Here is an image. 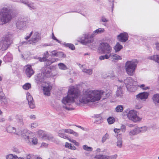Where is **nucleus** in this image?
Instances as JSON below:
<instances>
[{
  "instance_id": "nucleus-8",
  "label": "nucleus",
  "mask_w": 159,
  "mask_h": 159,
  "mask_svg": "<svg viewBox=\"0 0 159 159\" xmlns=\"http://www.w3.org/2000/svg\"><path fill=\"white\" fill-rule=\"evenodd\" d=\"M124 83L129 91L133 92L136 90L135 86L137 84V82L132 78H127L124 80Z\"/></svg>"
},
{
  "instance_id": "nucleus-3",
  "label": "nucleus",
  "mask_w": 159,
  "mask_h": 159,
  "mask_svg": "<svg viewBox=\"0 0 159 159\" xmlns=\"http://www.w3.org/2000/svg\"><path fill=\"white\" fill-rule=\"evenodd\" d=\"M105 32L104 28H99L94 31L91 34L87 33L83 35V36L80 40L82 44H86L91 43L93 41V38L98 34H101Z\"/></svg>"
},
{
  "instance_id": "nucleus-40",
  "label": "nucleus",
  "mask_w": 159,
  "mask_h": 159,
  "mask_svg": "<svg viewBox=\"0 0 159 159\" xmlns=\"http://www.w3.org/2000/svg\"><path fill=\"white\" fill-rule=\"evenodd\" d=\"M31 87V85L29 83H26L23 86V88L24 89L28 90Z\"/></svg>"
},
{
  "instance_id": "nucleus-54",
  "label": "nucleus",
  "mask_w": 159,
  "mask_h": 159,
  "mask_svg": "<svg viewBox=\"0 0 159 159\" xmlns=\"http://www.w3.org/2000/svg\"><path fill=\"white\" fill-rule=\"evenodd\" d=\"M50 53V55L51 56H56L57 55V52L56 50H54L51 51Z\"/></svg>"
},
{
  "instance_id": "nucleus-16",
  "label": "nucleus",
  "mask_w": 159,
  "mask_h": 159,
  "mask_svg": "<svg viewBox=\"0 0 159 159\" xmlns=\"http://www.w3.org/2000/svg\"><path fill=\"white\" fill-rule=\"evenodd\" d=\"M128 35L126 33H123L120 34L117 36L118 40L121 42H125L128 40Z\"/></svg>"
},
{
  "instance_id": "nucleus-23",
  "label": "nucleus",
  "mask_w": 159,
  "mask_h": 159,
  "mask_svg": "<svg viewBox=\"0 0 159 159\" xmlns=\"http://www.w3.org/2000/svg\"><path fill=\"white\" fill-rule=\"evenodd\" d=\"M152 99L154 103L156 105H159V93L154 95Z\"/></svg>"
},
{
  "instance_id": "nucleus-34",
  "label": "nucleus",
  "mask_w": 159,
  "mask_h": 159,
  "mask_svg": "<svg viewBox=\"0 0 159 159\" xmlns=\"http://www.w3.org/2000/svg\"><path fill=\"white\" fill-rule=\"evenodd\" d=\"M115 110L117 112H122L123 110V107L122 105L117 106L115 108Z\"/></svg>"
},
{
  "instance_id": "nucleus-48",
  "label": "nucleus",
  "mask_w": 159,
  "mask_h": 159,
  "mask_svg": "<svg viewBox=\"0 0 159 159\" xmlns=\"http://www.w3.org/2000/svg\"><path fill=\"white\" fill-rule=\"evenodd\" d=\"M139 87H140V88L144 90H146L147 89H149V87H146L145 85L144 84H142L140 85H139Z\"/></svg>"
},
{
  "instance_id": "nucleus-42",
  "label": "nucleus",
  "mask_w": 159,
  "mask_h": 159,
  "mask_svg": "<svg viewBox=\"0 0 159 159\" xmlns=\"http://www.w3.org/2000/svg\"><path fill=\"white\" fill-rule=\"evenodd\" d=\"M26 98H27V100L28 101V102H30V101H31L33 100V97L30 95V94L29 93H27Z\"/></svg>"
},
{
  "instance_id": "nucleus-7",
  "label": "nucleus",
  "mask_w": 159,
  "mask_h": 159,
  "mask_svg": "<svg viewBox=\"0 0 159 159\" xmlns=\"http://www.w3.org/2000/svg\"><path fill=\"white\" fill-rule=\"evenodd\" d=\"M12 34H9L6 35L0 41V50H6L12 43Z\"/></svg>"
},
{
  "instance_id": "nucleus-20",
  "label": "nucleus",
  "mask_w": 159,
  "mask_h": 159,
  "mask_svg": "<svg viewBox=\"0 0 159 159\" xmlns=\"http://www.w3.org/2000/svg\"><path fill=\"white\" fill-rule=\"evenodd\" d=\"M148 59L159 64V54H154L149 56L148 57Z\"/></svg>"
},
{
  "instance_id": "nucleus-61",
  "label": "nucleus",
  "mask_w": 159,
  "mask_h": 159,
  "mask_svg": "<svg viewBox=\"0 0 159 159\" xmlns=\"http://www.w3.org/2000/svg\"><path fill=\"white\" fill-rule=\"evenodd\" d=\"M96 121L99 122V123H101L103 121V119L102 117H99L97 118Z\"/></svg>"
},
{
  "instance_id": "nucleus-9",
  "label": "nucleus",
  "mask_w": 159,
  "mask_h": 159,
  "mask_svg": "<svg viewBox=\"0 0 159 159\" xmlns=\"http://www.w3.org/2000/svg\"><path fill=\"white\" fill-rule=\"evenodd\" d=\"M128 118L134 122L141 120L142 118L137 116V111L134 110H131L129 111L127 114Z\"/></svg>"
},
{
  "instance_id": "nucleus-57",
  "label": "nucleus",
  "mask_w": 159,
  "mask_h": 159,
  "mask_svg": "<svg viewBox=\"0 0 159 159\" xmlns=\"http://www.w3.org/2000/svg\"><path fill=\"white\" fill-rule=\"evenodd\" d=\"M21 57L23 58L24 59H28V57L29 56V54H27L26 55L25 54H24V55L22 54L21 55Z\"/></svg>"
},
{
  "instance_id": "nucleus-35",
  "label": "nucleus",
  "mask_w": 159,
  "mask_h": 159,
  "mask_svg": "<svg viewBox=\"0 0 159 159\" xmlns=\"http://www.w3.org/2000/svg\"><path fill=\"white\" fill-rule=\"evenodd\" d=\"M7 159H18V157L17 156L12 154H10L6 156Z\"/></svg>"
},
{
  "instance_id": "nucleus-27",
  "label": "nucleus",
  "mask_w": 159,
  "mask_h": 159,
  "mask_svg": "<svg viewBox=\"0 0 159 159\" xmlns=\"http://www.w3.org/2000/svg\"><path fill=\"white\" fill-rule=\"evenodd\" d=\"M20 2L27 5L30 9H34L35 8V7L33 5V3H29L28 0H21Z\"/></svg>"
},
{
  "instance_id": "nucleus-43",
  "label": "nucleus",
  "mask_w": 159,
  "mask_h": 159,
  "mask_svg": "<svg viewBox=\"0 0 159 159\" xmlns=\"http://www.w3.org/2000/svg\"><path fill=\"white\" fill-rule=\"evenodd\" d=\"M66 139H67L69 140V141L72 143H73L75 144L76 146H79V143L77 142L75 140H74L72 139H71L67 136V138Z\"/></svg>"
},
{
  "instance_id": "nucleus-5",
  "label": "nucleus",
  "mask_w": 159,
  "mask_h": 159,
  "mask_svg": "<svg viewBox=\"0 0 159 159\" xmlns=\"http://www.w3.org/2000/svg\"><path fill=\"white\" fill-rule=\"evenodd\" d=\"M22 138L24 139L26 143L30 144L36 145L37 144L38 140L34 137V134L31 132L27 130H24L21 134Z\"/></svg>"
},
{
  "instance_id": "nucleus-17",
  "label": "nucleus",
  "mask_w": 159,
  "mask_h": 159,
  "mask_svg": "<svg viewBox=\"0 0 159 159\" xmlns=\"http://www.w3.org/2000/svg\"><path fill=\"white\" fill-rule=\"evenodd\" d=\"M148 93L147 92H144L141 93L136 96L137 98L141 100L147 99L148 96Z\"/></svg>"
},
{
  "instance_id": "nucleus-41",
  "label": "nucleus",
  "mask_w": 159,
  "mask_h": 159,
  "mask_svg": "<svg viewBox=\"0 0 159 159\" xmlns=\"http://www.w3.org/2000/svg\"><path fill=\"white\" fill-rule=\"evenodd\" d=\"M110 58L109 55L105 54L104 55L101 56L99 57V59L100 60H104L105 59H108Z\"/></svg>"
},
{
  "instance_id": "nucleus-63",
  "label": "nucleus",
  "mask_w": 159,
  "mask_h": 159,
  "mask_svg": "<svg viewBox=\"0 0 159 159\" xmlns=\"http://www.w3.org/2000/svg\"><path fill=\"white\" fill-rule=\"evenodd\" d=\"M49 53L48 51H46L44 54L43 57H45L46 59H48L47 58L48 57Z\"/></svg>"
},
{
  "instance_id": "nucleus-31",
  "label": "nucleus",
  "mask_w": 159,
  "mask_h": 159,
  "mask_svg": "<svg viewBox=\"0 0 159 159\" xmlns=\"http://www.w3.org/2000/svg\"><path fill=\"white\" fill-rule=\"evenodd\" d=\"M116 96L118 97H121L123 95V92L122 89L120 87L117 89L116 93Z\"/></svg>"
},
{
  "instance_id": "nucleus-38",
  "label": "nucleus",
  "mask_w": 159,
  "mask_h": 159,
  "mask_svg": "<svg viewBox=\"0 0 159 159\" xmlns=\"http://www.w3.org/2000/svg\"><path fill=\"white\" fill-rule=\"evenodd\" d=\"M64 45L67 47H69L70 49L72 50H74L75 49L74 45L71 43H65L64 44Z\"/></svg>"
},
{
  "instance_id": "nucleus-14",
  "label": "nucleus",
  "mask_w": 159,
  "mask_h": 159,
  "mask_svg": "<svg viewBox=\"0 0 159 159\" xmlns=\"http://www.w3.org/2000/svg\"><path fill=\"white\" fill-rule=\"evenodd\" d=\"M28 22L22 20H18L16 23V25L17 28L20 30H23L26 27V25Z\"/></svg>"
},
{
  "instance_id": "nucleus-45",
  "label": "nucleus",
  "mask_w": 159,
  "mask_h": 159,
  "mask_svg": "<svg viewBox=\"0 0 159 159\" xmlns=\"http://www.w3.org/2000/svg\"><path fill=\"white\" fill-rule=\"evenodd\" d=\"M28 104L29 106V107L31 109H34L35 107V105L34 104V101L33 100L30 102H28Z\"/></svg>"
},
{
  "instance_id": "nucleus-44",
  "label": "nucleus",
  "mask_w": 159,
  "mask_h": 159,
  "mask_svg": "<svg viewBox=\"0 0 159 159\" xmlns=\"http://www.w3.org/2000/svg\"><path fill=\"white\" fill-rule=\"evenodd\" d=\"M139 127L140 133H144L148 129V127L146 126H143Z\"/></svg>"
},
{
  "instance_id": "nucleus-26",
  "label": "nucleus",
  "mask_w": 159,
  "mask_h": 159,
  "mask_svg": "<svg viewBox=\"0 0 159 159\" xmlns=\"http://www.w3.org/2000/svg\"><path fill=\"white\" fill-rule=\"evenodd\" d=\"M12 55L10 53L8 52L4 57V59L6 62H11L12 60Z\"/></svg>"
},
{
  "instance_id": "nucleus-11",
  "label": "nucleus",
  "mask_w": 159,
  "mask_h": 159,
  "mask_svg": "<svg viewBox=\"0 0 159 159\" xmlns=\"http://www.w3.org/2000/svg\"><path fill=\"white\" fill-rule=\"evenodd\" d=\"M39 137L43 139H47L50 141H52L53 137L52 135L48 134L44 131L39 130L37 132Z\"/></svg>"
},
{
  "instance_id": "nucleus-64",
  "label": "nucleus",
  "mask_w": 159,
  "mask_h": 159,
  "mask_svg": "<svg viewBox=\"0 0 159 159\" xmlns=\"http://www.w3.org/2000/svg\"><path fill=\"white\" fill-rule=\"evenodd\" d=\"M155 45L156 49L159 51V42L156 43Z\"/></svg>"
},
{
  "instance_id": "nucleus-15",
  "label": "nucleus",
  "mask_w": 159,
  "mask_h": 159,
  "mask_svg": "<svg viewBox=\"0 0 159 159\" xmlns=\"http://www.w3.org/2000/svg\"><path fill=\"white\" fill-rule=\"evenodd\" d=\"M24 69L27 76L30 78L34 74V71L30 65H27L24 66Z\"/></svg>"
},
{
  "instance_id": "nucleus-37",
  "label": "nucleus",
  "mask_w": 159,
  "mask_h": 159,
  "mask_svg": "<svg viewBox=\"0 0 159 159\" xmlns=\"http://www.w3.org/2000/svg\"><path fill=\"white\" fill-rule=\"evenodd\" d=\"M82 71L86 73L89 75H91L92 74L93 71L91 69H84L82 70Z\"/></svg>"
},
{
  "instance_id": "nucleus-21",
  "label": "nucleus",
  "mask_w": 159,
  "mask_h": 159,
  "mask_svg": "<svg viewBox=\"0 0 159 159\" xmlns=\"http://www.w3.org/2000/svg\"><path fill=\"white\" fill-rule=\"evenodd\" d=\"M51 69L48 67H44L43 69L42 74L45 77H48L50 75V73L51 71Z\"/></svg>"
},
{
  "instance_id": "nucleus-52",
  "label": "nucleus",
  "mask_w": 159,
  "mask_h": 159,
  "mask_svg": "<svg viewBox=\"0 0 159 159\" xmlns=\"http://www.w3.org/2000/svg\"><path fill=\"white\" fill-rule=\"evenodd\" d=\"M38 59L41 62L46 61V63H47V59H46L45 57H39Z\"/></svg>"
},
{
  "instance_id": "nucleus-18",
  "label": "nucleus",
  "mask_w": 159,
  "mask_h": 159,
  "mask_svg": "<svg viewBox=\"0 0 159 159\" xmlns=\"http://www.w3.org/2000/svg\"><path fill=\"white\" fill-rule=\"evenodd\" d=\"M7 132L10 133H14L19 135H21V134L23 133V132H20L17 131V130H16V129L14 127L11 126H9L7 128Z\"/></svg>"
},
{
  "instance_id": "nucleus-55",
  "label": "nucleus",
  "mask_w": 159,
  "mask_h": 159,
  "mask_svg": "<svg viewBox=\"0 0 159 159\" xmlns=\"http://www.w3.org/2000/svg\"><path fill=\"white\" fill-rule=\"evenodd\" d=\"M64 130L65 131V132L66 133H69L70 134H72V132H73V130H72L70 129H64Z\"/></svg>"
},
{
  "instance_id": "nucleus-13",
  "label": "nucleus",
  "mask_w": 159,
  "mask_h": 159,
  "mask_svg": "<svg viewBox=\"0 0 159 159\" xmlns=\"http://www.w3.org/2000/svg\"><path fill=\"white\" fill-rule=\"evenodd\" d=\"M43 91L44 95L49 96L50 95V91L52 89L51 84L48 82L46 83L43 86Z\"/></svg>"
},
{
  "instance_id": "nucleus-47",
  "label": "nucleus",
  "mask_w": 159,
  "mask_h": 159,
  "mask_svg": "<svg viewBox=\"0 0 159 159\" xmlns=\"http://www.w3.org/2000/svg\"><path fill=\"white\" fill-rule=\"evenodd\" d=\"M108 134L107 133L105 134V135H104L102 138V143H104V142H105L106 141V140L108 138Z\"/></svg>"
},
{
  "instance_id": "nucleus-25",
  "label": "nucleus",
  "mask_w": 159,
  "mask_h": 159,
  "mask_svg": "<svg viewBox=\"0 0 159 159\" xmlns=\"http://www.w3.org/2000/svg\"><path fill=\"white\" fill-rule=\"evenodd\" d=\"M65 133L64 129H62L59 130L57 134L59 136L65 139L67 138V136L65 134Z\"/></svg>"
},
{
  "instance_id": "nucleus-53",
  "label": "nucleus",
  "mask_w": 159,
  "mask_h": 159,
  "mask_svg": "<svg viewBox=\"0 0 159 159\" xmlns=\"http://www.w3.org/2000/svg\"><path fill=\"white\" fill-rule=\"evenodd\" d=\"M143 107V105L141 103L136 104L135 106V108L136 109H140Z\"/></svg>"
},
{
  "instance_id": "nucleus-30",
  "label": "nucleus",
  "mask_w": 159,
  "mask_h": 159,
  "mask_svg": "<svg viewBox=\"0 0 159 159\" xmlns=\"http://www.w3.org/2000/svg\"><path fill=\"white\" fill-rule=\"evenodd\" d=\"M16 119L18 123L20 125H23L24 124L23 119L22 117L19 116H16Z\"/></svg>"
},
{
  "instance_id": "nucleus-4",
  "label": "nucleus",
  "mask_w": 159,
  "mask_h": 159,
  "mask_svg": "<svg viewBox=\"0 0 159 159\" xmlns=\"http://www.w3.org/2000/svg\"><path fill=\"white\" fill-rule=\"evenodd\" d=\"M138 63L136 59L128 61L125 63V69L127 74L129 75L133 76L135 73Z\"/></svg>"
},
{
  "instance_id": "nucleus-6",
  "label": "nucleus",
  "mask_w": 159,
  "mask_h": 159,
  "mask_svg": "<svg viewBox=\"0 0 159 159\" xmlns=\"http://www.w3.org/2000/svg\"><path fill=\"white\" fill-rule=\"evenodd\" d=\"M30 37L31 39L28 41L22 42V44H34L38 42L41 39L39 34L37 32L33 31H32L30 33L27 34L25 39L27 40Z\"/></svg>"
},
{
  "instance_id": "nucleus-58",
  "label": "nucleus",
  "mask_w": 159,
  "mask_h": 159,
  "mask_svg": "<svg viewBox=\"0 0 159 159\" xmlns=\"http://www.w3.org/2000/svg\"><path fill=\"white\" fill-rule=\"evenodd\" d=\"M135 131L137 134H138L140 133L139 127H136L134 128Z\"/></svg>"
},
{
  "instance_id": "nucleus-28",
  "label": "nucleus",
  "mask_w": 159,
  "mask_h": 159,
  "mask_svg": "<svg viewBox=\"0 0 159 159\" xmlns=\"http://www.w3.org/2000/svg\"><path fill=\"white\" fill-rule=\"evenodd\" d=\"M123 47L119 43H117L115 46L113 48L116 52L120 51L122 49Z\"/></svg>"
},
{
  "instance_id": "nucleus-19",
  "label": "nucleus",
  "mask_w": 159,
  "mask_h": 159,
  "mask_svg": "<svg viewBox=\"0 0 159 159\" xmlns=\"http://www.w3.org/2000/svg\"><path fill=\"white\" fill-rule=\"evenodd\" d=\"M45 77L42 74H39L36 77L35 80L38 84H40L44 80Z\"/></svg>"
},
{
  "instance_id": "nucleus-12",
  "label": "nucleus",
  "mask_w": 159,
  "mask_h": 159,
  "mask_svg": "<svg viewBox=\"0 0 159 159\" xmlns=\"http://www.w3.org/2000/svg\"><path fill=\"white\" fill-rule=\"evenodd\" d=\"M118 157L116 154L111 156L103 154L96 155L94 158L96 159H116Z\"/></svg>"
},
{
  "instance_id": "nucleus-49",
  "label": "nucleus",
  "mask_w": 159,
  "mask_h": 159,
  "mask_svg": "<svg viewBox=\"0 0 159 159\" xmlns=\"http://www.w3.org/2000/svg\"><path fill=\"white\" fill-rule=\"evenodd\" d=\"M136 134H137L134 128L131 130L129 133V135L130 136L134 135Z\"/></svg>"
},
{
  "instance_id": "nucleus-22",
  "label": "nucleus",
  "mask_w": 159,
  "mask_h": 159,
  "mask_svg": "<svg viewBox=\"0 0 159 159\" xmlns=\"http://www.w3.org/2000/svg\"><path fill=\"white\" fill-rule=\"evenodd\" d=\"M110 57L113 61L120 60L122 59L121 57L119 55L115 53H110L109 54Z\"/></svg>"
},
{
  "instance_id": "nucleus-62",
  "label": "nucleus",
  "mask_w": 159,
  "mask_h": 159,
  "mask_svg": "<svg viewBox=\"0 0 159 159\" xmlns=\"http://www.w3.org/2000/svg\"><path fill=\"white\" fill-rule=\"evenodd\" d=\"M101 20L103 22H107L108 21V20H107L106 18H105L104 17L102 16L101 18Z\"/></svg>"
},
{
  "instance_id": "nucleus-10",
  "label": "nucleus",
  "mask_w": 159,
  "mask_h": 159,
  "mask_svg": "<svg viewBox=\"0 0 159 159\" xmlns=\"http://www.w3.org/2000/svg\"><path fill=\"white\" fill-rule=\"evenodd\" d=\"M99 48L103 53L110 54L112 51L111 47L107 43H103L101 44Z\"/></svg>"
},
{
  "instance_id": "nucleus-59",
  "label": "nucleus",
  "mask_w": 159,
  "mask_h": 159,
  "mask_svg": "<svg viewBox=\"0 0 159 159\" xmlns=\"http://www.w3.org/2000/svg\"><path fill=\"white\" fill-rule=\"evenodd\" d=\"M2 103H3L5 104H7L8 103V99L6 98H4L2 99Z\"/></svg>"
},
{
  "instance_id": "nucleus-24",
  "label": "nucleus",
  "mask_w": 159,
  "mask_h": 159,
  "mask_svg": "<svg viewBox=\"0 0 159 159\" xmlns=\"http://www.w3.org/2000/svg\"><path fill=\"white\" fill-rule=\"evenodd\" d=\"M116 137L117 139L116 145L118 148H121L122 146L123 141L122 138L120 136H118V135H117Z\"/></svg>"
},
{
  "instance_id": "nucleus-32",
  "label": "nucleus",
  "mask_w": 159,
  "mask_h": 159,
  "mask_svg": "<svg viewBox=\"0 0 159 159\" xmlns=\"http://www.w3.org/2000/svg\"><path fill=\"white\" fill-rule=\"evenodd\" d=\"M59 68L61 70H65L68 68L67 66L62 63H59L58 65Z\"/></svg>"
},
{
  "instance_id": "nucleus-56",
  "label": "nucleus",
  "mask_w": 159,
  "mask_h": 159,
  "mask_svg": "<svg viewBox=\"0 0 159 159\" xmlns=\"http://www.w3.org/2000/svg\"><path fill=\"white\" fill-rule=\"evenodd\" d=\"M25 156L26 159H31L33 157V156L30 154H26Z\"/></svg>"
},
{
  "instance_id": "nucleus-60",
  "label": "nucleus",
  "mask_w": 159,
  "mask_h": 159,
  "mask_svg": "<svg viewBox=\"0 0 159 159\" xmlns=\"http://www.w3.org/2000/svg\"><path fill=\"white\" fill-rule=\"evenodd\" d=\"M120 131V128H115L114 129V131L116 134H118Z\"/></svg>"
},
{
  "instance_id": "nucleus-50",
  "label": "nucleus",
  "mask_w": 159,
  "mask_h": 159,
  "mask_svg": "<svg viewBox=\"0 0 159 159\" xmlns=\"http://www.w3.org/2000/svg\"><path fill=\"white\" fill-rule=\"evenodd\" d=\"M38 125V124L37 122H34L31 124L30 127L31 128L33 129L37 127Z\"/></svg>"
},
{
  "instance_id": "nucleus-29",
  "label": "nucleus",
  "mask_w": 159,
  "mask_h": 159,
  "mask_svg": "<svg viewBox=\"0 0 159 159\" xmlns=\"http://www.w3.org/2000/svg\"><path fill=\"white\" fill-rule=\"evenodd\" d=\"M58 60V59L56 58H49L47 59V63H46V64L48 66L50 65L53 62L57 61Z\"/></svg>"
},
{
  "instance_id": "nucleus-36",
  "label": "nucleus",
  "mask_w": 159,
  "mask_h": 159,
  "mask_svg": "<svg viewBox=\"0 0 159 159\" xmlns=\"http://www.w3.org/2000/svg\"><path fill=\"white\" fill-rule=\"evenodd\" d=\"M82 148L84 150L87 151L91 152L93 150V148L92 147H89L86 145L83 146Z\"/></svg>"
},
{
  "instance_id": "nucleus-2",
  "label": "nucleus",
  "mask_w": 159,
  "mask_h": 159,
  "mask_svg": "<svg viewBox=\"0 0 159 159\" xmlns=\"http://www.w3.org/2000/svg\"><path fill=\"white\" fill-rule=\"evenodd\" d=\"M13 18L11 10L7 7H3L0 10V25L9 23Z\"/></svg>"
},
{
  "instance_id": "nucleus-39",
  "label": "nucleus",
  "mask_w": 159,
  "mask_h": 159,
  "mask_svg": "<svg viewBox=\"0 0 159 159\" xmlns=\"http://www.w3.org/2000/svg\"><path fill=\"white\" fill-rule=\"evenodd\" d=\"M56 57L59 58L65 57L66 55L62 52H57Z\"/></svg>"
},
{
  "instance_id": "nucleus-51",
  "label": "nucleus",
  "mask_w": 159,
  "mask_h": 159,
  "mask_svg": "<svg viewBox=\"0 0 159 159\" xmlns=\"http://www.w3.org/2000/svg\"><path fill=\"white\" fill-rule=\"evenodd\" d=\"M126 126L125 125L123 124L121 126L120 128V129L122 132L124 133L126 130Z\"/></svg>"
},
{
  "instance_id": "nucleus-46",
  "label": "nucleus",
  "mask_w": 159,
  "mask_h": 159,
  "mask_svg": "<svg viewBox=\"0 0 159 159\" xmlns=\"http://www.w3.org/2000/svg\"><path fill=\"white\" fill-rule=\"evenodd\" d=\"M107 120L109 124H111L114 123L115 120L113 117H110L107 119Z\"/></svg>"
},
{
  "instance_id": "nucleus-1",
  "label": "nucleus",
  "mask_w": 159,
  "mask_h": 159,
  "mask_svg": "<svg viewBox=\"0 0 159 159\" xmlns=\"http://www.w3.org/2000/svg\"><path fill=\"white\" fill-rule=\"evenodd\" d=\"M105 94L102 90H90L84 91L80 94L77 89L74 86H70L67 95L61 100L64 104L63 107L68 110L74 109L71 105L75 102L78 104H87L96 102L99 100Z\"/></svg>"
},
{
  "instance_id": "nucleus-33",
  "label": "nucleus",
  "mask_w": 159,
  "mask_h": 159,
  "mask_svg": "<svg viewBox=\"0 0 159 159\" xmlns=\"http://www.w3.org/2000/svg\"><path fill=\"white\" fill-rule=\"evenodd\" d=\"M65 147L66 148L73 150H75L76 149V148L75 146H72L71 144L67 142H66V143Z\"/></svg>"
}]
</instances>
